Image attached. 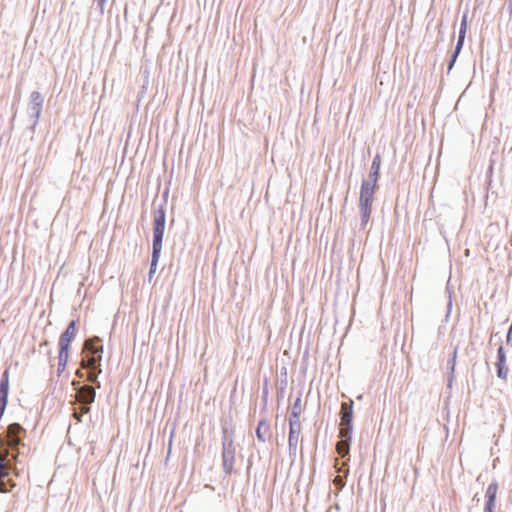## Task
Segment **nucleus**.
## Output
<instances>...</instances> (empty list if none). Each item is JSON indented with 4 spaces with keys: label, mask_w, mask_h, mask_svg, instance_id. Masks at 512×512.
<instances>
[{
    "label": "nucleus",
    "mask_w": 512,
    "mask_h": 512,
    "mask_svg": "<svg viewBox=\"0 0 512 512\" xmlns=\"http://www.w3.org/2000/svg\"><path fill=\"white\" fill-rule=\"evenodd\" d=\"M166 227V214L162 206L153 211V236H152V254L148 276L151 280L155 274L158 262L161 256L164 233Z\"/></svg>",
    "instance_id": "obj_1"
},
{
    "label": "nucleus",
    "mask_w": 512,
    "mask_h": 512,
    "mask_svg": "<svg viewBox=\"0 0 512 512\" xmlns=\"http://www.w3.org/2000/svg\"><path fill=\"white\" fill-rule=\"evenodd\" d=\"M103 342L98 336L89 337L83 344L82 367L101 366Z\"/></svg>",
    "instance_id": "obj_2"
},
{
    "label": "nucleus",
    "mask_w": 512,
    "mask_h": 512,
    "mask_svg": "<svg viewBox=\"0 0 512 512\" xmlns=\"http://www.w3.org/2000/svg\"><path fill=\"white\" fill-rule=\"evenodd\" d=\"M378 186L369 183H361L360 196H359V212H360V226L365 228L370 220L372 213V203L374 200V193Z\"/></svg>",
    "instance_id": "obj_3"
},
{
    "label": "nucleus",
    "mask_w": 512,
    "mask_h": 512,
    "mask_svg": "<svg viewBox=\"0 0 512 512\" xmlns=\"http://www.w3.org/2000/svg\"><path fill=\"white\" fill-rule=\"evenodd\" d=\"M72 384L78 395L80 410H82L83 413H89L91 404L95 401L97 389L90 386V384L80 385V383L76 381H73Z\"/></svg>",
    "instance_id": "obj_4"
},
{
    "label": "nucleus",
    "mask_w": 512,
    "mask_h": 512,
    "mask_svg": "<svg viewBox=\"0 0 512 512\" xmlns=\"http://www.w3.org/2000/svg\"><path fill=\"white\" fill-rule=\"evenodd\" d=\"M236 447L234 441L230 438L222 439V467L226 475H231L234 472Z\"/></svg>",
    "instance_id": "obj_5"
},
{
    "label": "nucleus",
    "mask_w": 512,
    "mask_h": 512,
    "mask_svg": "<svg viewBox=\"0 0 512 512\" xmlns=\"http://www.w3.org/2000/svg\"><path fill=\"white\" fill-rule=\"evenodd\" d=\"M353 401L342 402L341 404V426H340V434L350 435L353 434Z\"/></svg>",
    "instance_id": "obj_6"
},
{
    "label": "nucleus",
    "mask_w": 512,
    "mask_h": 512,
    "mask_svg": "<svg viewBox=\"0 0 512 512\" xmlns=\"http://www.w3.org/2000/svg\"><path fill=\"white\" fill-rule=\"evenodd\" d=\"M44 98L39 91H33L30 94V105H29V113L30 118L33 120L31 125V130L34 132L36 126L38 125L42 109H43Z\"/></svg>",
    "instance_id": "obj_7"
},
{
    "label": "nucleus",
    "mask_w": 512,
    "mask_h": 512,
    "mask_svg": "<svg viewBox=\"0 0 512 512\" xmlns=\"http://www.w3.org/2000/svg\"><path fill=\"white\" fill-rule=\"evenodd\" d=\"M8 445L11 449H19L23 446V439L26 435V430L19 423H12L7 427Z\"/></svg>",
    "instance_id": "obj_8"
},
{
    "label": "nucleus",
    "mask_w": 512,
    "mask_h": 512,
    "mask_svg": "<svg viewBox=\"0 0 512 512\" xmlns=\"http://www.w3.org/2000/svg\"><path fill=\"white\" fill-rule=\"evenodd\" d=\"M77 334V320H71L65 330L60 335L59 339V351L69 353L71 343L75 339Z\"/></svg>",
    "instance_id": "obj_9"
},
{
    "label": "nucleus",
    "mask_w": 512,
    "mask_h": 512,
    "mask_svg": "<svg viewBox=\"0 0 512 512\" xmlns=\"http://www.w3.org/2000/svg\"><path fill=\"white\" fill-rule=\"evenodd\" d=\"M9 396V370L5 369L0 378V421L8 404Z\"/></svg>",
    "instance_id": "obj_10"
},
{
    "label": "nucleus",
    "mask_w": 512,
    "mask_h": 512,
    "mask_svg": "<svg viewBox=\"0 0 512 512\" xmlns=\"http://www.w3.org/2000/svg\"><path fill=\"white\" fill-rule=\"evenodd\" d=\"M382 158L379 153H377L372 160L370 171L368 177L363 179L362 182L377 185V182L380 177V168H381Z\"/></svg>",
    "instance_id": "obj_11"
},
{
    "label": "nucleus",
    "mask_w": 512,
    "mask_h": 512,
    "mask_svg": "<svg viewBox=\"0 0 512 512\" xmlns=\"http://www.w3.org/2000/svg\"><path fill=\"white\" fill-rule=\"evenodd\" d=\"M340 440L336 444V450L338 454L342 457H348V461L350 460L349 453H350V446L352 442V436L350 435H343L339 433Z\"/></svg>",
    "instance_id": "obj_12"
},
{
    "label": "nucleus",
    "mask_w": 512,
    "mask_h": 512,
    "mask_svg": "<svg viewBox=\"0 0 512 512\" xmlns=\"http://www.w3.org/2000/svg\"><path fill=\"white\" fill-rule=\"evenodd\" d=\"M458 346L454 348V351L447 360V387L451 388L454 381L456 359H457Z\"/></svg>",
    "instance_id": "obj_13"
},
{
    "label": "nucleus",
    "mask_w": 512,
    "mask_h": 512,
    "mask_svg": "<svg viewBox=\"0 0 512 512\" xmlns=\"http://www.w3.org/2000/svg\"><path fill=\"white\" fill-rule=\"evenodd\" d=\"M82 369H85L87 371V380L91 383L90 386H92L96 389H100L101 384L98 380V377L102 373L101 366L82 367Z\"/></svg>",
    "instance_id": "obj_14"
},
{
    "label": "nucleus",
    "mask_w": 512,
    "mask_h": 512,
    "mask_svg": "<svg viewBox=\"0 0 512 512\" xmlns=\"http://www.w3.org/2000/svg\"><path fill=\"white\" fill-rule=\"evenodd\" d=\"M270 431V425L266 419V417H263L259 420L258 425L256 427V437L257 440L260 442H266V434H269Z\"/></svg>",
    "instance_id": "obj_15"
},
{
    "label": "nucleus",
    "mask_w": 512,
    "mask_h": 512,
    "mask_svg": "<svg viewBox=\"0 0 512 512\" xmlns=\"http://www.w3.org/2000/svg\"><path fill=\"white\" fill-rule=\"evenodd\" d=\"M301 397H302V392L299 391L298 396L296 397L294 403L292 404L289 421L300 422V415H301V411H302Z\"/></svg>",
    "instance_id": "obj_16"
},
{
    "label": "nucleus",
    "mask_w": 512,
    "mask_h": 512,
    "mask_svg": "<svg viewBox=\"0 0 512 512\" xmlns=\"http://www.w3.org/2000/svg\"><path fill=\"white\" fill-rule=\"evenodd\" d=\"M301 432V423L289 421L288 443H298Z\"/></svg>",
    "instance_id": "obj_17"
},
{
    "label": "nucleus",
    "mask_w": 512,
    "mask_h": 512,
    "mask_svg": "<svg viewBox=\"0 0 512 512\" xmlns=\"http://www.w3.org/2000/svg\"><path fill=\"white\" fill-rule=\"evenodd\" d=\"M497 491H498V482L496 479H493L486 489L485 501L496 502Z\"/></svg>",
    "instance_id": "obj_18"
},
{
    "label": "nucleus",
    "mask_w": 512,
    "mask_h": 512,
    "mask_svg": "<svg viewBox=\"0 0 512 512\" xmlns=\"http://www.w3.org/2000/svg\"><path fill=\"white\" fill-rule=\"evenodd\" d=\"M69 359V353H66L62 351H59L58 355V367H57V374L61 375L64 370L66 369L67 363Z\"/></svg>",
    "instance_id": "obj_19"
},
{
    "label": "nucleus",
    "mask_w": 512,
    "mask_h": 512,
    "mask_svg": "<svg viewBox=\"0 0 512 512\" xmlns=\"http://www.w3.org/2000/svg\"><path fill=\"white\" fill-rule=\"evenodd\" d=\"M496 374H497V377L502 379V380H506L507 379V376H508V368L506 366V362H496Z\"/></svg>",
    "instance_id": "obj_20"
},
{
    "label": "nucleus",
    "mask_w": 512,
    "mask_h": 512,
    "mask_svg": "<svg viewBox=\"0 0 512 512\" xmlns=\"http://www.w3.org/2000/svg\"><path fill=\"white\" fill-rule=\"evenodd\" d=\"M268 397H269L268 380H267V378H265L263 387H262V394H261L262 411H265L267 409Z\"/></svg>",
    "instance_id": "obj_21"
},
{
    "label": "nucleus",
    "mask_w": 512,
    "mask_h": 512,
    "mask_svg": "<svg viewBox=\"0 0 512 512\" xmlns=\"http://www.w3.org/2000/svg\"><path fill=\"white\" fill-rule=\"evenodd\" d=\"M226 438L227 440L230 438L231 440L234 441V429L232 427V425H227V423H224L222 425V439Z\"/></svg>",
    "instance_id": "obj_22"
},
{
    "label": "nucleus",
    "mask_w": 512,
    "mask_h": 512,
    "mask_svg": "<svg viewBox=\"0 0 512 512\" xmlns=\"http://www.w3.org/2000/svg\"><path fill=\"white\" fill-rule=\"evenodd\" d=\"M15 487V483L12 480H1L0 481V492L1 493H8L12 491V489Z\"/></svg>",
    "instance_id": "obj_23"
},
{
    "label": "nucleus",
    "mask_w": 512,
    "mask_h": 512,
    "mask_svg": "<svg viewBox=\"0 0 512 512\" xmlns=\"http://www.w3.org/2000/svg\"><path fill=\"white\" fill-rule=\"evenodd\" d=\"M348 459L342 464L341 467L338 466V462L335 463V468L339 473H344L345 476L349 474V465H348Z\"/></svg>",
    "instance_id": "obj_24"
},
{
    "label": "nucleus",
    "mask_w": 512,
    "mask_h": 512,
    "mask_svg": "<svg viewBox=\"0 0 512 512\" xmlns=\"http://www.w3.org/2000/svg\"><path fill=\"white\" fill-rule=\"evenodd\" d=\"M497 362H506V353L502 344L497 349Z\"/></svg>",
    "instance_id": "obj_25"
},
{
    "label": "nucleus",
    "mask_w": 512,
    "mask_h": 512,
    "mask_svg": "<svg viewBox=\"0 0 512 512\" xmlns=\"http://www.w3.org/2000/svg\"><path fill=\"white\" fill-rule=\"evenodd\" d=\"M446 289H447V292H448V303H447L446 318H448L450 313H451V310H452V292L450 291L449 286H447Z\"/></svg>",
    "instance_id": "obj_26"
},
{
    "label": "nucleus",
    "mask_w": 512,
    "mask_h": 512,
    "mask_svg": "<svg viewBox=\"0 0 512 512\" xmlns=\"http://www.w3.org/2000/svg\"><path fill=\"white\" fill-rule=\"evenodd\" d=\"M496 502L485 501L483 512H495Z\"/></svg>",
    "instance_id": "obj_27"
},
{
    "label": "nucleus",
    "mask_w": 512,
    "mask_h": 512,
    "mask_svg": "<svg viewBox=\"0 0 512 512\" xmlns=\"http://www.w3.org/2000/svg\"><path fill=\"white\" fill-rule=\"evenodd\" d=\"M298 443H288L289 456L294 459L297 454Z\"/></svg>",
    "instance_id": "obj_28"
},
{
    "label": "nucleus",
    "mask_w": 512,
    "mask_h": 512,
    "mask_svg": "<svg viewBox=\"0 0 512 512\" xmlns=\"http://www.w3.org/2000/svg\"><path fill=\"white\" fill-rule=\"evenodd\" d=\"M168 195H169V189L166 188L163 193H162V203L159 204L155 209H157L159 206H162L163 209L166 211L165 209V206L167 204V201H168Z\"/></svg>",
    "instance_id": "obj_29"
},
{
    "label": "nucleus",
    "mask_w": 512,
    "mask_h": 512,
    "mask_svg": "<svg viewBox=\"0 0 512 512\" xmlns=\"http://www.w3.org/2000/svg\"><path fill=\"white\" fill-rule=\"evenodd\" d=\"M106 2H107V0H94V4L100 10L101 14H103V12H104Z\"/></svg>",
    "instance_id": "obj_30"
},
{
    "label": "nucleus",
    "mask_w": 512,
    "mask_h": 512,
    "mask_svg": "<svg viewBox=\"0 0 512 512\" xmlns=\"http://www.w3.org/2000/svg\"><path fill=\"white\" fill-rule=\"evenodd\" d=\"M464 42H465V39L463 38H457V42H456V45L454 47V50L453 51H456V52H460L461 53V50L464 46Z\"/></svg>",
    "instance_id": "obj_31"
},
{
    "label": "nucleus",
    "mask_w": 512,
    "mask_h": 512,
    "mask_svg": "<svg viewBox=\"0 0 512 512\" xmlns=\"http://www.w3.org/2000/svg\"><path fill=\"white\" fill-rule=\"evenodd\" d=\"M286 385H287V380L285 379L284 380V386H280L278 392H277V399L280 400L284 397V393H285V388H286Z\"/></svg>",
    "instance_id": "obj_32"
},
{
    "label": "nucleus",
    "mask_w": 512,
    "mask_h": 512,
    "mask_svg": "<svg viewBox=\"0 0 512 512\" xmlns=\"http://www.w3.org/2000/svg\"><path fill=\"white\" fill-rule=\"evenodd\" d=\"M6 476V471L4 469V462L3 460L0 458V481L3 480Z\"/></svg>",
    "instance_id": "obj_33"
},
{
    "label": "nucleus",
    "mask_w": 512,
    "mask_h": 512,
    "mask_svg": "<svg viewBox=\"0 0 512 512\" xmlns=\"http://www.w3.org/2000/svg\"><path fill=\"white\" fill-rule=\"evenodd\" d=\"M86 413H83V411L81 410V412H78V411H75L73 413V417L74 419L77 421V422H82V417L83 415H85Z\"/></svg>",
    "instance_id": "obj_34"
},
{
    "label": "nucleus",
    "mask_w": 512,
    "mask_h": 512,
    "mask_svg": "<svg viewBox=\"0 0 512 512\" xmlns=\"http://www.w3.org/2000/svg\"><path fill=\"white\" fill-rule=\"evenodd\" d=\"M456 61L455 59L453 58H449V61H448V64H447V73L449 74L450 71L453 69L454 65H455Z\"/></svg>",
    "instance_id": "obj_35"
},
{
    "label": "nucleus",
    "mask_w": 512,
    "mask_h": 512,
    "mask_svg": "<svg viewBox=\"0 0 512 512\" xmlns=\"http://www.w3.org/2000/svg\"><path fill=\"white\" fill-rule=\"evenodd\" d=\"M460 27L467 29V15L464 14L461 18Z\"/></svg>",
    "instance_id": "obj_36"
},
{
    "label": "nucleus",
    "mask_w": 512,
    "mask_h": 512,
    "mask_svg": "<svg viewBox=\"0 0 512 512\" xmlns=\"http://www.w3.org/2000/svg\"><path fill=\"white\" fill-rule=\"evenodd\" d=\"M466 31H467V29H466V28H462V27H460V28H459V32H458V37H459V38H463V39H465V37H466Z\"/></svg>",
    "instance_id": "obj_37"
},
{
    "label": "nucleus",
    "mask_w": 512,
    "mask_h": 512,
    "mask_svg": "<svg viewBox=\"0 0 512 512\" xmlns=\"http://www.w3.org/2000/svg\"><path fill=\"white\" fill-rule=\"evenodd\" d=\"M335 481L337 482V484L340 487H344L345 484H346V480L344 478H341V477L336 478Z\"/></svg>",
    "instance_id": "obj_38"
},
{
    "label": "nucleus",
    "mask_w": 512,
    "mask_h": 512,
    "mask_svg": "<svg viewBox=\"0 0 512 512\" xmlns=\"http://www.w3.org/2000/svg\"><path fill=\"white\" fill-rule=\"evenodd\" d=\"M173 435H174V428L172 429L171 434H170L168 453H170V450H171Z\"/></svg>",
    "instance_id": "obj_39"
},
{
    "label": "nucleus",
    "mask_w": 512,
    "mask_h": 512,
    "mask_svg": "<svg viewBox=\"0 0 512 512\" xmlns=\"http://www.w3.org/2000/svg\"><path fill=\"white\" fill-rule=\"evenodd\" d=\"M459 54L460 52L453 51L450 57L457 61Z\"/></svg>",
    "instance_id": "obj_40"
},
{
    "label": "nucleus",
    "mask_w": 512,
    "mask_h": 512,
    "mask_svg": "<svg viewBox=\"0 0 512 512\" xmlns=\"http://www.w3.org/2000/svg\"><path fill=\"white\" fill-rule=\"evenodd\" d=\"M76 375L79 377V378H83L84 377V373L82 372V369H78L77 372H76Z\"/></svg>",
    "instance_id": "obj_41"
},
{
    "label": "nucleus",
    "mask_w": 512,
    "mask_h": 512,
    "mask_svg": "<svg viewBox=\"0 0 512 512\" xmlns=\"http://www.w3.org/2000/svg\"><path fill=\"white\" fill-rule=\"evenodd\" d=\"M251 466H252V460H251V459H249V460H248V466H247V474H249L250 469H251Z\"/></svg>",
    "instance_id": "obj_42"
},
{
    "label": "nucleus",
    "mask_w": 512,
    "mask_h": 512,
    "mask_svg": "<svg viewBox=\"0 0 512 512\" xmlns=\"http://www.w3.org/2000/svg\"><path fill=\"white\" fill-rule=\"evenodd\" d=\"M43 345H48V341H47V340H45V341L41 344V346H43Z\"/></svg>",
    "instance_id": "obj_43"
}]
</instances>
